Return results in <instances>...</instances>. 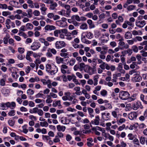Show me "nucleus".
Instances as JSON below:
<instances>
[{
	"mask_svg": "<svg viewBox=\"0 0 147 147\" xmlns=\"http://www.w3.org/2000/svg\"><path fill=\"white\" fill-rule=\"evenodd\" d=\"M34 90L30 89H29L27 92V94L29 95H32L34 94Z\"/></svg>",
	"mask_w": 147,
	"mask_h": 147,
	"instance_id": "obj_41",
	"label": "nucleus"
},
{
	"mask_svg": "<svg viewBox=\"0 0 147 147\" xmlns=\"http://www.w3.org/2000/svg\"><path fill=\"white\" fill-rule=\"evenodd\" d=\"M96 119L94 120V124L96 125H98L99 124V117L97 116L95 117Z\"/></svg>",
	"mask_w": 147,
	"mask_h": 147,
	"instance_id": "obj_35",
	"label": "nucleus"
},
{
	"mask_svg": "<svg viewBox=\"0 0 147 147\" xmlns=\"http://www.w3.org/2000/svg\"><path fill=\"white\" fill-rule=\"evenodd\" d=\"M41 45L39 42H35L32 43L31 46V49L33 51H35L38 49L40 47Z\"/></svg>",
	"mask_w": 147,
	"mask_h": 147,
	"instance_id": "obj_6",
	"label": "nucleus"
},
{
	"mask_svg": "<svg viewBox=\"0 0 147 147\" xmlns=\"http://www.w3.org/2000/svg\"><path fill=\"white\" fill-rule=\"evenodd\" d=\"M56 60L57 61V62L58 64H60L61 63H63V61H64L63 58L57 56L56 57Z\"/></svg>",
	"mask_w": 147,
	"mask_h": 147,
	"instance_id": "obj_26",
	"label": "nucleus"
},
{
	"mask_svg": "<svg viewBox=\"0 0 147 147\" xmlns=\"http://www.w3.org/2000/svg\"><path fill=\"white\" fill-rule=\"evenodd\" d=\"M141 100L142 101L143 103L146 105L147 104V101L144 100V96L143 94H141L140 96Z\"/></svg>",
	"mask_w": 147,
	"mask_h": 147,
	"instance_id": "obj_43",
	"label": "nucleus"
},
{
	"mask_svg": "<svg viewBox=\"0 0 147 147\" xmlns=\"http://www.w3.org/2000/svg\"><path fill=\"white\" fill-rule=\"evenodd\" d=\"M126 120L124 118H121L119 120H117V122L118 125H120V124H121L125 122Z\"/></svg>",
	"mask_w": 147,
	"mask_h": 147,
	"instance_id": "obj_42",
	"label": "nucleus"
},
{
	"mask_svg": "<svg viewBox=\"0 0 147 147\" xmlns=\"http://www.w3.org/2000/svg\"><path fill=\"white\" fill-rule=\"evenodd\" d=\"M80 88L79 87H76L74 88V90L76 91L75 94L78 95H80L82 94L80 92Z\"/></svg>",
	"mask_w": 147,
	"mask_h": 147,
	"instance_id": "obj_25",
	"label": "nucleus"
},
{
	"mask_svg": "<svg viewBox=\"0 0 147 147\" xmlns=\"http://www.w3.org/2000/svg\"><path fill=\"white\" fill-rule=\"evenodd\" d=\"M76 61V60L74 58H72L70 59L69 62L70 65L73 66L74 64Z\"/></svg>",
	"mask_w": 147,
	"mask_h": 147,
	"instance_id": "obj_40",
	"label": "nucleus"
},
{
	"mask_svg": "<svg viewBox=\"0 0 147 147\" xmlns=\"http://www.w3.org/2000/svg\"><path fill=\"white\" fill-rule=\"evenodd\" d=\"M135 7V6L131 5L128 6L127 7V9L128 11H131L134 10Z\"/></svg>",
	"mask_w": 147,
	"mask_h": 147,
	"instance_id": "obj_45",
	"label": "nucleus"
},
{
	"mask_svg": "<svg viewBox=\"0 0 147 147\" xmlns=\"http://www.w3.org/2000/svg\"><path fill=\"white\" fill-rule=\"evenodd\" d=\"M60 55L61 57H64V58H65L67 57L68 54V53H61Z\"/></svg>",
	"mask_w": 147,
	"mask_h": 147,
	"instance_id": "obj_61",
	"label": "nucleus"
},
{
	"mask_svg": "<svg viewBox=\"0 0 147 147\" xmlns=\"http://www.w3.org/2000/svg\"><path fill=\"white\" fill-rule=\"evenodd\" d=\"M140 45L141 46L145 45L144 50L147 51V40H145L142 42H140Z\"/></svg>",
	"mask_w": 147,
	"mask_h": 147,
	"instance_id": "obj_29",
	"label": "nucleus"
},
{
	"mask_svg": "<svg viewBox=\"0 0 147 147\" xmlns=\"http://www.w3.org/2000/svg\"><path fill=\"white\" fill-rule=\"evenodd\" d=\"M55 39V38L53 37H47L46 38V40L49 42H51L54 40Z\"/></svg>",
	"mask_w": 147,
	"mask_h": 147,
	"instance_id": "obj_60",
	"label": "nucleus"
},
{
	"mask_svg": "<svg viewBox=\"0 0 147 147\" xmlns=\"http://www.w3.org/2000/svg\"><path fill=\"white\" fill-rule=\"evenodd\" d=\"M136 58L138 61V63L139 64H140L142 63V61H141V56L140 55L138 54L136 56Z\"/></svg>",
	"mask_w": 147,
	"mask_h": 147,
	"instance_id": "obj_51",
	"label": "nucleus"
},
{
	"mask_svg": "<svg viewBox=\"0 0 147 147\" xmlns=\"http://www.w3.org/2000/svg\"><path fill=\"white\" fill-rule=\"evenodd\" d=\"M51 65L50 64H47L46 65V71L48 72L49 73V71L50 69H51Z\"/></svg>",
	"mask_w": 147,
	"mask_h": 147,
	"instance_id": "obj_52",
	"label": "nucleus"
},
{
	"mask_svg": "<svg viewBox=\"0 0 147 147\" xmlns=\"http://www.w3.org/2000/svg\"><path fill=\"white\" fill-rule=\"evenodd\" d=\"M141 105V102L139 101H138L132 104L131 107L134 110H136L140 107Z\"/></svg>",
	"mask_w": 147,
	"mask_h": 147,
	"instance_id": "obj_9",
	"label": "nucleus"
},
{
	"mask_svg": "<svg viewBox=\"0 0 147 147\" xmlns=\"http://www.w3.org/2000/svg\"><path fill=\"white\" fill-rule=\"evenodd\" d=\"M40 6L41 7L40 8V9L41 11L43 12L42 14L43 15H45V11L47 10V9L46 7H45V5L42 3H40Z\"/></svg>",
	"mask_w": 147,
	"mask_h": 147,
	"instance_id": "obj_14",
	"label": "nucleus"
},
{
	"mask_svg": "<svg viewBox=\"0 0 147 147\" xmlns=\"http://www.w3.org/2000/svg\"><path fill=\"white\" fill-rule=\"evenodd\" d=\"M68 20H76L78 22L81 21V19L78 15H74L71 17V19H69Z\"/></svg>",
	"mask_w": 147,
	"mask_h": 147,
	"instance_id": "obj_20",
	"label": "nucleus"
},
{
	"mask_svg": "<svg viewBox=\"0 0 147 147\" xmlns=\"http://www.w3.org/2000/svg\"><path fill=\"white\" fill-rule=\"evenodd\" d=\"M15 111L14 110H11L8 113V115L10 116H13L15 115Z\"/></svg>",
	"mask_w": 147,
	"mask_h": 147,
	"instance_id": "obj_64",
	"label": "nucleus"
},
{
	"mask_svg": "<svg viewBox=\"0 0 147 147\" xmlns=\"http://www.w3.org/2000/svg\"><path fill=\"white\" fill-rule=\"evenodd\" d=\"M87 23L89 25V29L94 28L95 26L94 24L91 20H88L87 21Z\"/></svg>",
	"mask_w": 147,
	"mask_h": 147,
	"instance_id": "obj_15",
	"label": "nucleus"
},
{
	"mask_svg": "<svg viewBox=\"0 0 147 147\" xmlns=\"http://www.w3.org/2000/svg\"><path fill=\"white\" fill-rule=\"evenodd\" d=\"M56 28V27L55 26L49 24L46 25L44 28L45 32H47L48 31H50L55 30Z\"/></svg>",
	"mask_w": 147,
	"mask_h": 147,
	"instance_id": "obj_7",
	"label": "nucleus"
},
{
	"mask_svg": "<svg viewBox=\"0 0 147 147\" xmlns=\"http://www.w3.org/2000/svg\"><path fill=\"white\" fill-rule=\"evenodd\" d=\"M68 68V66L65 64H62L61 67V72L63 74H65L66 73V70L65 69H67Z\"/></svg>",
	"mask_w": 147,
	"mask_h": 147,
	"instance_id": "obj_22",
	"label": "nucleus"
},
{
	"mask_svg": "<svg viewBox=\"0 0 147 147\" xmlns=\"http://www.w3.org/2000/svg\"><path fill=\"white\" fill-rule=\"evenodd\" d=\"M99 77L98 76L96 75L94 77V85L95 86H96L98 84V79Z\"/></svg>",
	"mask_w": 147,
	"mask_h": 147,
	"instance_id": "obj_37",
	"label": "nucleus"
},
{
	"mask_svg": "<svg viewBox=\"0 0 147 147\" xmlns=\"http://www.w3.org/2000/svg\"><path fill=\"white\" fill-rule=\"evenodd\" d=\"M106 63L105 62L102 63L99 65V67L102 69L104 70L105 69V67Z\"/></svg>",
	"mask_w": 147,
	"mask_h": 147,
	"instance_id": "obj_63",
	"label": "nucleus"
},
{
	"mask_svg": "<svg viewBox=\"0 0 147 147\" xmlns=\"http://www.w3.org/2000/svg\"><path fill=\"white\" fill-rule=\"evenodd\" d=\"M27 11L28 12L27 14L28 15V18H31L32 17V10L31 9H28Z\"/></svg>",
	"mask_w": 147,
	"mask_h": 147,
	"instance_id": "obj_49",
	"label": "nucleus"
},
{
	"mask_svg": "<svg viewBox=\"0 0 147 147\" xmlns=\"http://www.w3.org/2000/svg\"><path fill=\"white\" fill-rule=\"evenodd\" d=\"M40 125L42 127H47L48 125V124L46 121L44 122H40Z\"/></svg>",
	"mask_w": 147,
	"mask_h": 147,
	"instance_id": "obj_54",
	"label": "nucleus"
},
{
	"mask_svg": "<svg viewBox=\"0 0 147 147\" xmlns=\"http://www.w3.org/2000/svg\"><path fill=\"white\" fill-rule=\"evenodd\" d=\"M88 110L90 117H94V115L93 114L94 111L93 109L90 107H88Z\"/></svg>",
	"mask_w": 147,
	"mask_h": 147,
	"instance_id": "obj_32",
	"label": "nucleus"
},
{
	"mask_svg": "<svg viewBox=\"0 0 147 147\" xmlns=\"http://www.w3.org/2000/svg\"><path fill=\"white\" fill-rule=\"evenodd\" d=\"M65 96L62 97V98L64 100H72L73 99V97L71 96V93L70 92H67L64 93Z\"/></svg>",
	"mask_w": 147,
	"mask_h": 147,
	"instance_id": "obj_4",
	"label": "nucleus"
},
{
	"mask_svg": "<svg viewBox=\"0 0 147 147\" xmlns=\"http://www.w3.org/2000/svg\"><path fill=\"white\" fill-rule=\"evenodd\" d=\"M79 69L80 71H82L84 69L86 72L88 70H90L91 68L90 66L85 65L84 63H80L79 65Z\"/></svg>",
	"mask_w": 147,
	"mask_h": 147,
	"instance_id": "obj_2",
	"label": "nucleus"
},
{
	"mask_svg": "<svg viewBox=\"0 0 147 147\" xmlns=\"http://www.w3.org/2000/svg\"><path fill=\"white\" fill-rule=\"evenodd\" d=\"M52 105L54 107H56L57 106H58V107L59 109L62 108V106L61 104L60 100L54 101Z\"/></svg>",
	"mask_w": 147,
	"mask_h": 147,
	"instance_id": "obj_17",
	"label": "nucleus"
},
{
	"mask_svg": "<svg viewBox=\"0 0 147 147\" xmlns=\"http://www.w3.org/2000/svg\"><path fill=\"white\" fill-rule=\"evenodd\" d=\"M57 4L56 2L53 1L50 5L49 9L51 10H56V7H57Z\"/></svg>",
	"mask_w": 147,
	"mask_h": 147,
	"instance_id": "obj_11",
	"label": "nucleus"
},
{
	"mask_svg": "<svg viewBox=\"0 0 147 147\" xmlns=\"http://www.w3.org/2000/svg\"><path fill=\"white\" fill-rule=\"evenodd\" d=\"M11 13L8 11H3L2 13V15L5 16H7L10 15Z\"/></svg>",
	"mask_w": 147,
	"mask_h": 147,
	"instance_id": "obj_56",
	"label": "nucleus"
},
{
	"mask_svg": "<svg viewBox=\"0 0 147 147\" xmlns=\"http://www.w3.org/2000/svg\"><path fill=\"white\" fill-rule=\"evenodd\" d=\"M68 22L70 23H72L75 26H79L80 25V23L78 22L75 20H68Z\"/></svg>",
	"mask_w": 147,
	"mask_h": 147,
	"instance_id": "obj_21",
	"label": "nucleus"
},
{
	"mask_svg": "<svg viewBox=\"0 0 147 147\" xmlns=\"http://www.w3.org/2000/svg\"><path fill=\"white\" fill-rule=\"evenodd\" d=\"M137 116V114L136 112H134L130 113L129 115V119L131 120H133L134 119H136Z\"/></svg>",
	"mask_w": 147,
	"mask_h": 147,
	"instance_id": "obj_13",
	"label": "nucleus"
},
{
	"mask_svg": "<svg viewBox=\"0 0 147 147\" xmlns=\"http://www.w3.org/2000/svg\"><path fill=\"white\" fill-rule=\"evenodd\" d=\"M136 24L137 26L140 28L143 27L146 24V22L144 20L140 21L136 20Z\"/></svg>",
	"mask_w": 147,
	"mask_h": 147,
	"instance_id": "obj_8",
	"label": "nucleus"
},
{
	"mask_svg": "<svg viewBox=\"0 0 147 147\" xmlns=\"http://www.w3.org/2000/svg\"><path fill=\"white\" fill-rule=\"evenodd\" d=\"M1 92L2 93L5 95L8 94L10 92L9 90L5 88H3L2 89Z\"/></svg>",
	"mask_w": 147,
	"mask_h": 147,
	"instance_id": "obj_31",
	"label": "nucleus"
},
{
	"mask_svg": "<svg viewBox=\"0 0 147 147\" xmlns=\"http://www.w3.org/2000/svg\"><path fill=\"white\" fill-rule=\"evenodd\" d=\"M57 129L59 131H64L65 129V126H61L60 125H58L57 127Z\"/></svg>",
	"mask_w": 147,
	"mask_h": 147,
	"instance_id": "obj_27",
	"label": "nucleus"
},
{
	"mask_svg": "<svg viewBox=\"0 0 147 147\" xmlns=\"http://www.w3.org/2000/svg\"><path fill=\"white\" fill-rule=\"evenodd\" d=\"M5 105L7 107L10 108L11 109H14L16 106L15 103L12 102L11 103L9 102L5 103Z\"/></svg>",
	"mask_w": 147,
	"mask_h": 147,
	"instance_id": "obj_10",
	"label": "nucleus"
},
{
	"mask_svg": "<svg viewBox=\"0 0 147 147\" xmlns=\"http://www.w3.org/2000/svg\"><path fill=\"white\" fill-rule=\"evenodd\" d=\"M134 52L137 53L138 51V47L136 45L133 46L132 49Z\"/></svg>",
	"mask_w": 147,
	"mask_h": 147,
	"instance_id": "obj_62",
	"label": "nucleus"
},
{
	"mask_svg": "<svg viewBox=\"0 0 147 147\" xmlns=\"http://www.w3.org/2000/svg\"><path fill=\"white\" fill-rule=\"evenodd\" d=\"M58 71V68L56 66H55V68L54 70H51L49 71V73L51 75H55Z\"/></svg>",
	"mask_w": 147,
	"mask_h": 147,
	"instance_id": "obj_34",
	"label": "nucleus"
},
{
	"mask_svg": "<svg viewBox=\"0 0 147 147\" xmlns=\"http://www.w3.org/2000/svg\"><path fill=\"white\" fill-rule=\"evenodd\" d=\"M9 38V35H6L3 38V42L4 44H7L8 43V40Z\"/></svg>",
	"mask_w": 147,
	"mask_h": 147,
	"instance_id": "obj_36",
	"label": "nucleus"
},
{
	"mask_svg": "<svg viewBox=\"0 0 147 147\" xmlns=\"http://www.w3.org/2000/svg\"><path fill=\"white\" fill-rule=\"evenodd\" d=\"M84 33H85L84 32L81 35V40L82 41L83 43L86 40V35H84Z\"/></svg>",
	"mask_w": 147,
	"mask_h": 147,
	"instance_id": "obj_55",
	"label": "nucleus"
},
{
	"mask_svg": "<svg viewBox=\"0 0 147 147\" xmlns=\"http://www.w3.org/2000/svg\"><path fill=\"white\" fill-rule=\"evenodd\" d=\"M61 33L60 30H55L54 32V34L55 36L58 37L59 36V34Z\"/></svg>",
	"mask_w": 147,
	"mask_h": 147,
	"instance_id": "obj_39",
	"label": "nucleus"
},
{
	"mask_svg": "<svg viewBox=\"0 0 147 147\" xmlns=\"http://www.w3.org/2000/svg\"><path fill=\"white\" fill-rule=\"evenodd\" d=\"M75 76L72 74L71 75H68L67 78L68 80L69 81H70L72 79H73L74 78H75Z\"/></svg>",
	"mask_w": 147,
	"mask_h": 147,
	"instance_id": "obj_57",
	"label": "nucleus"
},
{
	"mask_svg": "<svg viewBox=\"0 0 147 147\" xmlns=\"http://www.w3.org/2000/svg\"><path fill=\"white\" fill-rule=\"evenodd\" d=\"M58 13L60 15L64 16L65 14V10L62 9L61 11H59Z\"/></svg>",
	"mask_w": 147,
	"mask_h": 147,
	"instance_id": "obj_59",
	"label": "nucleus"
},
{
	"mask_svg": "<svg viewBox=\"0 0 147 147\" xmlns=\"http://www.w3.org/2000/svg\"><path fill=\"white\" fill-rule=\"evenodd\" d=\"M118 46L121 50L127 49L129 47V46L128 45L125 44V42L122 41L119 42L118 43Z\"/></svg>",
	"mask_w": 147,
	"mask_h": 147,
	"instance_id": "obj_5",
	"label": "nucleus"
},
{
	"mask_svg": "<svg viewBox=\"0 0 147 147\" xmlns=\"http://www.w3.org/2000/svg\"><path fill=\"white\" fill-rule=\"evenodd\" d=\"M142 77L139 75H136L133 78L132 80L135 82H138L141 81L142 80Z\"/></svg>",
	"mask_w": 147,
	"mask_h": 147,
	"instance_id": "obj_19",
	"label": "nucleus"
},
{
	"mask_svg": "<svg viewBox=\"0 0 147 147\" xmlns=\"http://www.w3.org/2000/svg\"><path fill=\"white\" fill-rule=\"evenodd\" d=\"M18 51L20 54H22L24 52L25 49L23 48L19 47L18 49Z\"/></svg>",
	"mask_w": 147,
	"mask_h": 147,
	"instance_id": "obj_58",
	"label": "nucleus"
},
{
	"mask_svg": "<svg viewBox=\"0 0 147 147\" xmlns=\"http://www.w3.org/2000/svg\"><path fill=\"white\" fill-rule=\"evenodd\" d=\"M129 96V93L127 91L122 90L120 91L119 92V97L122 100H127Z\"/></svg>",
	"mask_w": 147,
	"mask_h": 147,
	"instance_id": "obj_1",
	"label": "nucleus"
},
{
	"mask_svg": "<svg viewBox=\"0 0 147 147\" xmlns=\"http://www.w3.org/2000/svg\"><path fill=\"white\" fill-rule=\"evenodd\" d=\"M116 38L118 39L119 41H123L124 39L123 37L121 36L120 34H118L116 36Z\"/></svg>",
	"mask_w": 147,
	"mask_h": 147,
	"instance_id": "obj_44",
	"label": "nucleus"
},
{
	"mask_svg": "<svg viewBox=\"0 0 147 147\" xmlns=\"http://www.w3.org/2000/svg\"><path fill=\"white\" fill-rule=\"evenodd\" d=\"M135 42H136L137 40L139 41H141L142 40V37L140 36H136L135 38L133 39Z\"/></svg>",
	"mask_w": 147,
	"mask_h": 147,
	"instance_id": "obj_47",
	"label": "nucleus"
},
{
	"mask_svg": "<svg viewBox=\"0 0 147 147\" xmlns=\"http://www.w3.org/2000/svg\"><path fill=\"white\" fill-rule=\"evenodd\" d=\"M117 69L121 73L124 74L125 73V71L123 69L122 64L121 63H119Z\"/></svg>",
	"mask_w": 147,
	"mask_h": 147,
	"instance_id": "obj_18",
	"label": "nucleus"
},
{
	"mask_svg": "<svg viewBox=\"0 0 147 147\" xmlns=\"http://www.w3.org/2000/svg\"><path fill=\"white\" fill-rule=\"evenodd\" d=\"M63 7H64L67 10L66 13H67V14L69 16L70 12H71L70 6L68 5H65V6H64Z\"/></svg>",
	"mask_w": 147,
	"mask_h": 147,
	"instance_id": "obj_23",
	"label": "nucleus"
},
{
	"mask_svg": "<svg viewBox=\"0 0 147 147\" xmlns=\"http://www.w3.org/2000/svg\"><path fill=\"white\" fill-rule=\"evenodd\" d=\"M7 8V5L5 4L0 3V8L2 9H6Z\"/></svg>",
	"mask_w": 147,
	"mask_h": 147,
	"instance_id": "obj_46",
	"label": "nucleus"
},
{
	"mask_svg": "<svg viewBox=\"0 0 147 147\" xmlns=\"http://www.w3.org/2000/svg\"><path fill=\"white\" fill-rule=\"evenodd\" d=\"M56 23L57 25L60 27H64L67 26V22H62L60 20L57 21Z\"/></svg>",
	"mask_w": 147,
	"mask_h": 147,
	"instance_id": "obj_12",
	"label": "nucleus"
},
{
	"mask_svg": "<svg viewBox=\"0 0 147 147\" xmlns=\"http://www.w3.org/2000/svg\"><path fill=\"white\" fill-rule=\"evenodd\" d=\"M8 123L9 125L11 126H14L15 124V121L13 119H9L8 121Z\"/></svg>",
	"mask_w": 147,
	"mask_h": 147,
	"instance_id": "obj_38",
	"label": "nucleus"
},
{
	"mask_svg": "<svg viewBox=\"0 0 147 147\" xmlns=\"http://www.w3.org/2000/svg\"><path fill=\"white\" fill-rule=\"evenodd\" d=\"M26 29L27 30H31L33 29V26L30 23H28L26 25Z\"/></svg>",
	"mask_w": 147,
	"mask_h": 147,
	"instance_id": "obj_30",
	"label": "nucleus"
},
{
	"mask_svg": "<svg viewBox=\"0 0 147 147\" xmlns=\"http://www.w3.org/2000/svg\"><path fill=\"white\" fill-rule=\"evenodd\" d=\"M6 80L2 79L0 80V84L2 86H4L5 85Z\"/></svg>",
	"mask_w": 147,
	"mask_h": 147,
	"instance_id": "obj_50",
	"label": "nucleus"
},
{
	"mask_svg": "<svg viewBox=\"0 0 147 147\" xmlns=\"http://www.w3.org/2000/svg\"><path fill=\"white\" fill-rule=\"evenodd\" d=\"M88 28L87 25L86 23H83L80 26V28L82 30H86Z\"/></svg>",
	"mask_w": 147,
	"mask_h": 147,
	"instance_id": "obj_33",
	"label": "nucleus"
},
{
	"mask_svg": "<svg viewBox=\"0 0 147 147\" xmlns=\"http://www.w3.org/2000/svg\"><path fill=\"white\" fill-rule=\"evenodd\" d=\"M124 36L126 39H129L132 38V35L130 32H127L125 33Z\"/></svg>",
	"mask_w": 147,
	"mask_h": 147,
	"instance_id": "obj_28",
	"label": "nucleus"
},
{
	"mask_svg": "<svg viewBox=\"0 0 147 147\" xmlns=\"http://www.w3.org/2000/svg\"><path fill=\"white\" fill-rule=\"evenodd\" d=\"M110 114L108 113L107 114L105 113H102V117L103 119L105 120H107L109 119V116Z\"/></svg>",
	"mask_w": 147,
	"mask_h": 147,
	"instance_id": "obj_16",
	"label": "nucleus"
},
{
	"mask_svg": "<svg viewBox=\"0 0 147 147\" xmlns=\"http://www.w3.org/2000/svg\"><path fill=\"white\" fill-rule=\"evenodd\" d=\"M65 46V43L63 41H57L55 43V47L57 49H60Z\"/></svg>",
	"mask_w": 147,
	"mask_h": 147,
	"instance_id": "obj_3",
	"label": "nucleus"
},
{
	"mask_svg": "<svg viewBox=\"0 0 147 147\" xmlns=\"http://www.w3.org/2000/svg\"><path fill=\"white\" fill-rule=\"evenodd\" d=\"M107 91L106 90H103L100 91V93L102 96H105L107 95Z\"/></svg>",
	"mask_w": 147,
	"mask_h": 147,
	"instance_id": "obj_48",
	"label": "nucleus"
},
{
	"mask_svg": "<svg viewBox=\"0 0 147 147\" xmlns=\"http://www.w3.org/2000/svg\"><path fill=\"white\" fill-rule=\"evenodd\" d=\"M146 141L145 138L144 137H141L140 138V143L144 144H145Z\"/></svg>",
	"mask_w": 147,
	"mask_h": 147,
	"instance_id": "obj_53",
	"label": "nucleus"
},
{
	"mask_svg": "<svg viewBox=\"0 0 147 147\" xmlns=\"http://www.w3.org/2000/svg\"><path fill=\"white\" fill-rule=\"evenodd\" d=\"M85 33L86 36L88 39H91L93 37V35L91 32L87 31Z\"/></svg>",
	"mask_w": 147,
	"mask_h": 147,
	"instance_id": "obj_24",
	"label": "nucleus"
}]
</instances>
